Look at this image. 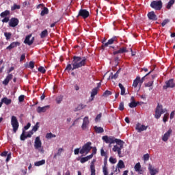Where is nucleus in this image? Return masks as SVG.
I'll list each match as a JSON object with an SVG mask.
<instances>
[{"instance_id": "nucleus-48", "label": "nucleus", "mask_w": 175, "mask_h": 175, "mask_svg": "<svg viewBox=\"0 0 175 175\" xmlns=\"http://www.w3.org/2000/svg\"><path fill=\"white\" fill-rule=\"evenodd\" d=\"M27 139V135H25V131L23 130V133L21 135V140L24 141Z\"/></svg>"}, {"instance_id": "nucleus-42", "label": "nucleus", "mask_w": 175, "mask_h": 175, "mask_svg": "<svg viewBox=\"0 0 175 175\" xmlns=\"http://www.w3.org/2000/svg\"><path fill=\"white\" fill-rule=\"evenodd\" d=\"M64 99V96H59L56 98V103L59 105L62 102V100Z\"/></svg>"}, {"instance_id": "nucleus-8", "label": "nucleus", "mask_w": 175, "mask_h": 175, "mask_svg": "<svg viewBox=\"0 0 175 175\" xmlns=\"http://www.w3.org/2000/svg\"><path fill=\"white\" fill-rule=\"evenodd\" d=\"M114 42H117V37H113V38L109 39L107 42H106V40H104L102 42L103 45L101 46L103 50H105V47H107V46H109V44H113V43H114Z\"/></svg>"}, {"instance_id": "nucleus-54", "label": "nucleus", "mask_w": 175, "mask_h": 175, "mask_svg": "<svg viewBox=\"0 0 175 175\" xmlns=\"http://www.w3.org/2000/svg\"><path fill=\"white\" fill-rule=\"evenodd\" d=\"M80 162L81 163H85V162H88V159H87V157L81 158Z\"/></svg>"}, {"instance_id": "nucleus-59", "label": "nucleus", "mask_w": 175, "mask_h": 175, "mask_svg": "<svg viewBox=\"0 0 175 175\" xmlns=\"http://www.w3.org/2000/svg\"><path fill=\"white\" fill-rule=\"evenodd\" d=\"M25 98V96H24V95L19 96V97H18L19 102H21V103L24 102Z\"/></svg>"}, {"instance_id": "nucleus-40", "label": "nucleus", "mask_w": 175, "mask_h": 175, "mask_svg": "<svg viewBox=\"0 0 175 175\" xmlns=\"http://www.w3.org/2000/svg\"><path fill=\"white\" fill-rule=\"evenodd\" d=\"M57 136L55 134H52L51 133H48L46 135V139H53V137H56Z\"/></svg>"}, {"instance_id": "nucleus-23", "label": "nucleus", "mask_w": 175, "mask_h": 175, "mask_svg": "<svg viewBox=\"0 0 175 175\" xmlns=\"http://www.w3.org/2000/svg\"><path fill=\"white\" fill-rule=\"evenodd\" d=\"M103 173L104 175H109V171H107V158H105L104 161V166L103 167Z\"/></svg>"}, {"instance_id": "nucleus-49", "label": "nucleus", "mask_w": 175, "mask_h": 175, "mask_svg": "<svg viewBox=\"0 0 175 175\" xmlns=\"http://www.w3.org/2000/svg\"><path fill=\"white\" fill-rule=\"evenodd\" d=\"M87 105H83V104H79L77 107L76 108L77 110H83V109H85V107H86Z\"/></svg>"}, {"instance_id": "nucleus-55", "label": "nucleus", "mask_w": 175, "mask_h": 175, "mask_svg": "<svg viewBox=\"0 0 175 175\" xmlns=\"http://www.w3.org/2000/svg\"><path fill=\"white\" fill-rule=\"evenodd\" d=\"M170 20L169 19H165L162 23H161V27H165V25H166V24H167L168 23H170Z\"/></svg>"}, {"instance_id": "nucleus-9", "label": "nucleus", "mask_w": 175, "mask_h": 175, "mask_svg": "<svg viewBox=\"0 0 175 175\" xmlns=\"http://www.w3.org/2000/svg\"><path fill=\"white\" fill-rule=\"evenodd\" d=\"M37 9H42L40 13V16L43 17V16H46V14H49V8L44 6V4H39L37 6Z\"/></svg>"}, {"instance_id": "nucleus-4", "label": "nucleus", "mask_w": 175, "mask_h": 175, "mask_svg": "<svg viewBox=\"0 0 175 175\" xmlns=\"http://www.w3.org/2000/svg\"><path fill=\"white\" fill-rule=\"evenodd\" d=\"M167 111V110H166V109H163L162 105L158 104L155 110V118H157V120L161 118V116H162V114H164V113H166Z\"/></svg>"}, {"instance_id": "nucleus-27", "label": "nucleus", "mask_w": 175, "mask_h": 175, "mask_svg": "<svg viewBox=\"0 0 175 175\" xmlns=\"http://www.w3.org/2000/svg\"><path fill=\"white\" fill-rule=\"evenodd\" d=\"M148 170H149V172L150 173V175H152V174L155 175L157 173H159L158 170L152 167V165H151V164H149V165H148Z\"/></svg>"}, {"instance_id": "nucleus-5", "label": "nucleus", "mask_w": 175, "mask_h": 175, "mask_svg": "<svg viewBox=\"0 0 175 175\" xmlns=\"http://www.w3.org/2000/svg\"><path fill=\"white\" fill-rule=\"evenodd\" d=\"M11 125L13 128V132L14 133H16L17 131L18 130V120H17V118L14 116H12L11 118Z\"/></svg>"}, {"instance_id": "nucleus-60", "label": "nucleus", "mask_w": 175, "mask_h": 175, "mask_svg": "<svg viewBox=\"0 0 175 175\" xmlns=\"http://www.w3.org/2000/svg\"><path fill=\"white\" fill-rule=\"evenodd\" d=\"M74 154L75 155H79V154H80V148H75L74 150Z\"/></svg>"}, {"instance_id": "nucleus-15", "label": "nucleus", "mask_w": 175, "mask_h": 175, "mask_svg": "<svg viewBox=\"0 0 175 175\" xmlns=\"http://www.w3.org/2000/svg\"><path fill=\"white\" fill-rule=\"evenodd\" d=\"M140 85V87L142 86V84H143V80L140 79V77H137L136 79L133 81V87H134V88H137V85Z\"/></svg>"}, {"instance_id": "nucleus-61", "label": "nucleus", "mask_w": 175, "mask_h": 175, "mask_svg": "<svg viewBox=\"0 0 175 175\" xmlns=\"http://www.w3.org/2000/svg\"><path fill=\"white\" fill-rule=\"evenodd\" d=\"M31 128V124L29 122L26 126H24V130L25 131H28Z\"/></svg>"}, {"instance_id": "nucleus-20", "label": "nucleus", "mask_w": 175, "mask_h": 175, "mask_svg": "<svg viewBox=\"0 0 175 175\" xmlns=\"http://www.w3.org/2000/svg\"><path fill=\"white\" fill-rule=\"evenodd\" d=\"M21 44L20 42H12L8 46L6 47V50H12V49H14L15 47H17V46H20Z\"/></svg>"}, {"instance_id": "nucleus-41", "label": "nucleus", "mask_w": 175, "mask_h": 175, "mask_svg": "<svg viewBox=\"0 0 175 175\" xmlns=\"http://www.w3.org/2000/svg\"><path fill=\"white\" fill-rule=\"evenodd\" d=\"M39 122H38L32 128V132H36L39 129Z\"/></svg>"}, {"instance_id": "nucleus-47", "label": "nucleus", "mask_w": 175, "mask_h": 175, "mask_svg": "<svg viewBox=\"0 0 175 175\" xmlns=\"http://www.w3.org/2000/svg\"><path fill=\"white\" fill-rule=\"evenodd\" d=\"M72 65L71 64H67L65 70H68V72H70V70H74L73 67H72Z\"/></svg>"}, {"instance_id": "nucleus-13", "label": "nucleus", "mask_w": 175, "mask_h": 175, "mask_svg": "<svg viewBox=\"0 0 175 175\" xmlns=\"http://www.w3.org/2000/svg\"><path fill=\"white\" fill-rule=\"evenodd\" d=\"M42 147V140H40V137H36L34 142V148L36 150H39Z\"/></svg>"}, {"instance_id": "nucleus-52", "label": "nucleus", "mask_w": 175, "mask_h": 175, "mask_svg": "<svg viewBox=\"0 0 175 175\" xmlns=\"http://www.w3.org/2000/svg\"><path fill=\"white\" fill-rule=\"evenodd\" d=\"M100 155L101 157H105V159L107 158V154H106V152H105L103 148L100 149Z\"/></svg>"}, {"instance_id": "nucleus-37", "label": "nucleus", "mask_w": 175, "mask_h": 175, "mask_svg": "<svg viewBox=\"0 0 175 175\" xmlns=\"http://www.w3.org/2000/svg\"><path fill=\"white\" fill-rule=\"evenodd\" d=\"M26 68H30V69H33L35 68V62L31 61L29 64L26 65Z\"/></svg>"}, {"instance_id": "nucleus-36", "label": "nucleus", "mask_w": 175, "mask_h": 175, "mask_svg": "<svg viewBox=\"0 0 175 175\" xmlns=\"http://www.w3.org/2000/svg\"><path fill=\"white\" fill-rule=\"evenodd\" d=\"M46 163V160H41L35 163V166H42Z\"/></svg>"}, {"instance_id": "nucleus-25", "label": "nucleus", "mask_w": 175, "mask_h": 175, "mask_svg": "<svg viewBox=\"0 0 175 175\" xmlns=\"http://www.w3.org/2000/svg\"><path fill=\"white\" fill-rule=\"evenodd\" d=\"M147 128H148V126L144 125L140 126V124H138L136 125L135 129L138 131V132H143V131H147Z\"/></svg>"}, {"instance_id": "nucleus-43", "label": "nucleus", "mask_w": 175, "mask_h": 175, "mask_svg": "<svg viewBox=\"0 0 175 175\" xmlns=\"http://www.w3.org/2000/svg\"><path fill=\"white\" fill-rule=\"evenodd\" d=\"M4 36L5 37V39L7 40H10V38H12V33L10 32H5L4 33Z\"/></svg>"}, {"instance_id": "nucleus-21", "label": "nucleus", "mask_w": 175, "mask_h": 175, "mask_svg": "<svg viewBox=\"0 0 175 175\" xmlns=\"http://www.w3.org/2000/svg\"><path fill=\"white\" fill-rule=\"evenodd\" d=\"M95 162H96V159H93L92 161L91 162L90 164V172H91V175H96L95 173L96 170H95Z\"/></svg>"}, {"instance_id": "nucleus-6", "label": "nucleus", "mask_w": 175, "mask_h": 175, "mask_svg": "<svg viewBox=\"0 0 175 175\" xmlns=\"http://www.w3.org/2000/svg\"><path fill=\"white\" fill-rule=\"evenodd\" d=\"M102 139L107 144H114V143L117 142V140H119L118 139L115 138L114 137H109L107 135L103 136L102 137Z\"/></svg>"}, {"instance_id": "nucleus-44", "label": "nucleus", "mask_w": 175, "mask_h": 175, "mask_svg": "<svg viewBox=\"0 0 175 175\" xmlns=\"http://www.w3.org/2000/svg\"><path fill=\"white\" fill-rule=\"evenodd\" d=\"M21 7L20 6V5L14 4V5L11 7V10H12V12H13L14 10H16V9L17 10L21 9Z\"/></svg>"}, {"instance_id": "nucleus-24", "label": "nucleus", "mask_w": 175, "mask_h": 175, "mask_svg": "<svg viewBox=\"0 0 175 175\" xmlns=\"http://www.w3.org/2000/svg\"><path fill=\"white\" fill-rule=\"evenodd\" d=\"M165 84H166V85L164 86V88H165V87L166 88H174V87H175V84H174L173 79H170L169 81H167L165 83Z\"/></svg>"}, {"instance_id": "nucleus-45", "label": "nucleus", "mask_w": 175, "mask_h": 175, "mask_svg": "<svg viewBox=\"0 0 175 175\" xmlns=\"http://www.w3.org/2000/svg\"><path fill=\"white\" fill-rule=\"evenodd\" d=\"M120 73V70H118L115 75H113V73H111V79H118V74Z\"/></svg>"}, {"instance_id": "nucleus-38", "label": "nucleus", "mask_w": 175, "mask_h": 175, "mask_svg": "<svg viewBox=\"0 0 175 175\" xmlns=\"http://www.w3.org/2000/svg\"><path fill=\"white\" fill-rule=\"evenodd\" d=\"M175 1L174 0H170L166 6L167 9H170L173 5H174Z\"/></svg>"}, {"instance_id": "nucleus-56", "label": "nucleus", "mask_w": 175, "mask_h": 175, "mask_svg": "<svg viewBox=\"0 0 175 175\" xmlns=\"http://www.w3.org/2000/svg\"><path fill=\"white\" fill-rule=\"evenodd\" d=\"M118 109L120 110V111H122L124 110V102L120 103Z\"/></svg>"}, {"instance_id": "nucleus-1", "label": "nucleus", "mask_w": 175, "mask_h": 175, "mask_svg": "<svg viewBox=\"0 0 175 175\" xmlns=\"http://www.w3.org/2000/svg\"><path fill=\"white\" fill-rule=\"evenodd\" d=\"M72 70L75 69H79V68H83L87 65V58L85 57H81L79 56H73L72 61Z\"/></svg>"}, {"instance_id": "nucleus-53", "label": "nucleus", "mask_w": 175, "mask_h": 175, "mask_svg": "<svg viewBox=\"0 0 175 175\" xmlns=\"http://www.w3.org/2000/svg\"><path fill=\"white\" fill-rule=\"evenodd\" d=\"M143 159H144V161H148V159H150V154H149L148 153L145 154L144 155V157H143Z\"/></svg>"}, {"instance_id": "nucleus-34", "label": "nucleus", "mask_w": 175, "mask_h": 175, "mask_svg": "<svg viewBox=\"0 0 175 175\" xmlns=\"http://www.w3.org/2000/svg\"><path fill=\"white\" fill-rule=\"evenodd\" d=\"M9 15H10V11L9 10H5L0 14V16L3 18L6 17V16H9Z\"/></svg>"}, {"instance_id": "nucleus-50", "label": "nucleus", "mask_w": 175, "mask_h": 175, "mask_svg": "<svg viewBox=\"0 0 175 175\" xmlns=\"http://www.w3.org/2000/svg\"><path fill=\"white\" fill-rule=\"evenodd\" d=\"M38 72H40V73L44 74V73H46V69L43 66H40L38 68Z\"/></svg>"}, {"instance_id": "nucleus-16", "label": "nucleus", "mask_w": 175, "mask_h": 175, "mask_svg": "<svg viewBox=\"0 0 175 175\" xmlns=\"http://www.w3.org/2000/svg\"><path fill=\"white\" fill-rule=\"evenodd\" d=\"M128 49L125 46L120 48L118 51H114L113 52V55H117V54H124V53H128Z\"/></svg>"}, {"instance_id": "nucleus-31", "label": "nucleus", "mask_w": 175, "mask_h": 175, "mask_svg": "<svg viewBox=\"0 0 175 175\" xmlns=\"http://www.w3.org/2000/svg\"><path fill=\"white\" fill-rule=\"evenodd\" d=\"M139 105V102H136L135 100L131 101L129 104V106L131 109H133V107H136Z\"/></svg>"}, {"instance_id": "nucleus-63", "label": "nucleus", "mask_w": 175, "mask_h": 175, "mask_svg": "<svg viewBox=\"0 0 175 175\" xmlns=\"http://www.w3.org/2000/svg\"><path fill=\"white\" fill-rule=\"evenodd\" d=\"M24 59H25V53L21 55L20 62H22V61H24Z\"/></svg>"}, {"instance_id": "nucleus-2", "label": "nucleus", "mask_w": 175, "mask_h": 175, "mask_svg": "<svg viewBox=\"0 0 175 175\" xmlns=\"http://www.w3.org/2000/svg\"><path fill=\"white\" fill-rule=\"evenodd\" d=\"M116 145L112 148L113 152H118V155H121V150L124 148V141L121 139H116Z\"/></svg>"}, {"instance_id": "nucleus-12", "label": "nucleus", "mask_w": 175, "mask_h": 175, "mask_svg": "<svg viewBox=\"0 0 175 175\" xmlns=\"http://www.w3.org/2000/svg\"><path fill=\"white\" fill-rule=\"evenodd\" d=\"M32 36V34H29L28 36H26L25 40H24V43L25 44H28V46H31V44H33V41L35 40V38L33 37L31 39V37ZM31 39V40H30Z\"/></svg>"}, {"instance_id": "nucleus-26", "label": "nucleus", "mask_w": 175, "mask_h": 175, "mask_svg": "<svg viewBox=\"0 0 175 175\" xmlns=\"http://www.w3.org/2000/svg\"><path fill=\"white\" fill-rule=\"evenodd\" d=\"M12 79H13V75L9 74L6 77V78L4 79V81H3V84L4 85H8V84H9V81H10V80H12Z\"/></svg>"}, {"instance_id": "nucleus-39", "label": "nucleus", "mask_w": 175, "mask_h": 175, "mask_svg": "<svg viewBox=\"0 0 175 175\" xmlns=\"http://www.w3.org/2000/svg\"><path fill=\"white\" fill-rule=\"evenodd\" d=\"M135 171L138 172L142 169V165H140V163H137L134 167Z\"/></svg>"}, {"instance_id": "nucleus-64", "label": "nucleus", "mask_w": 175, "mask_h": 175, "mask_svg": "<svg viewBox=\"0 0 175 175\" xmlns=\"http://www.w3.org/2000/svg\"><path fill=\"white\" fill-rule=\"evenodd\" d=\"M9 17H5L3 19H2V23H9Z\"/></svg>"}, {"instance_id": "nucleus-58", "label": "nucleus", "mask_w": 175, "mask_h": 175, "mask_svg": "<svg viewBox=\"0 0 175 175\" xmlns=\"http://www.w3.org/2000/svg\"><path fill=\"white\" fill-rule=\"evenodd\" d=\"M100 118H102V113H99L96 116V117L95 118L96 122H98V121H99V120H100Z\"/></svg>"}, {"instance_id": "nucleus-3", "label": "nucleus", "mask_w": 175, "mask_h": 175, "mask_svg": "<svg viewBox=\"0 0 175 175\" xmlns=\"http://www.w3.org/2000/svg\"><path fill=\"white\" fill-rule=\"evenodd\" d=\"M92 144V143L90 142L85 144L82 146L81 149L80 150L79 154H85V155L89 154L90 151H91V150L92 149V147H91Z\"/></svg>"}, {"instance_id": "nucleus-18", "label": "nucleus", "mask_w": 175, "mask_h": 175, "mask_svg": "<svg viewBox=\"0 0 175 175\" xmlns=\"http://www.w3.org/2000/svg\"><path fill=\"white\" fill-rule=\"evenodd\" d=\"M172 132H173V131L172 130V129H170L167 132H166L164 135L162 137V140L163 142H167V140H169V137H170V135H172Z\"/></svg>"}, {"instance_id": "nucleus-35", "label": "nucleus", "mask_w": 175, "mask_h": 175, "mask_svg": "<svg viewBox=\"0 0 175 175\" xmlns=\"http://www.w3.org/2000/svg\"><path fill=\"white\" fill-rule=\"evenodd\" d=\"M119 88L121 90L120 94L125 95V88L122 85V83H119Z\"/></svg>"}, {"instance_id": "nucleus-30", "label": "nucleus", "mask_w": 175, "mask_h": 175, "mask_svg": "<svg viewBox=\"0 0 175 175\" xmlns=\"http://www.w3.org/2000/svg\"><path fill=\"white\" fill-rule=\"evenodd\" d=\"M62 151H64V148H60L58 149L57 152L55 153L53 156L54 159H57V157H61V154H62Z\"/></svg>"}, {"instance_id": "nucleus-10", "label": "nucleus", "mask_w": 175, "mask_h": 175, "mask_svg": "<svg viewBox=\"0 0 175 175\" xmlns=\"http://www.w3.org/2000/svg\"><path fill=\"white\" fill-rule=\"evenodd\" d=\"M77 17H83V18H88L90 17V12L85 9H81L79 12Z\"/></svg>"}, {"instance_id": "nucleus-51", "label": "nucleus", "mask_w": 175, "mask_h": 175, "mask_svg": "<svg viewBox=\"0 0 175 175\" xmlns=\"http://www.w3.org/2000/svg\"><path fill=\"white\" fill-rule=\"evenodd\" d=\"M167 120H169V113L165 114L163 118V122H167Z\"/></svg>"}, {"instance_id": "nucleus-28", "label": "nucleus", "mask_w": 175, "mask_h": 175, "mask_svg": "<svg viewBox=\"0 0 175 175\" xmlns=\"http://www.w3.org/2000/svg\"><path fill=\"white\" fill-rule=\"evenodd\" d=\"M1 102L5 103L7 106H9L12 103V99L8 98V97H4L1 99Z\"/></svg>"}, {"instance_id": "nucleus-22", "label": "nucleus", "mask_w": 175, "mask_h": 175, "mask_svg": "<svg viewBox=\"0 0 175 175\" xmlns=\"http://www.w3.org/2000/svg\"><path fill=\"white\" fill-rule=\"evenodd\" d=\"M50 109V105H46L44 107H38L37 108V113H46L47 111V109Z\"/></svg>"}, {"instance_id": "nucleus-14", "label": "nucleus", "mask_w": 175, "mask_h": 175, "mask_svg": "<svg viewBox=\"0 0 175 175\" xmlns=\"http://www.w3.org/2000/svg\"><path fill=\"white\" fill-rule=\"evenodd\" d=\"M18 19L16 18H12L10 20L9 25L10 27H12V28H15V27H17L18 25Z\"/></svg>"}, {"instance_id": "nucleus-11", "label": "nucleus", "mask_w": 175, "mask_h": 175, "mask_svg": "<svg viewBox=\"0 0 175 175\" xmlns=\"http://www.w3.org/2000/svg\"><path fill=\"white\" fill-rule=\"evenodd\" d=\"M88 125H90V119L88 116H85L83 120V124L81 125L82 130L87 131L88 129Z\"/></svg>"}, {"instance_id": "nucleus-7", "label": "nucleus", "mask_w": 175, "mask_h": 175, "mask_svg": "<svg viewBox=\"0 0 175 175\" xmlns=\"http://www.w3.org/2000/svg\"><path fill=\"white\" fill-rule=\"evenodd\" d=\"M150 8L154 10H161L162 9V1H153L150 3Z\"/></svg>"}, {"instance_id": "nucleus-46", "label": "nucleus", "mask_w": 175, "mask_h": 175, "mask_svg": "<svg viewBox=\"0 0 175 175\" xmlns=\"http://www.w3.org/2000/svg\"><path fill=\"white\" fill-rule=\"evenodd\" d=\"M112 92L109 90H106L103 94V96H105V98H107V96H109V95H111Z\"/></svg>"}, {"instance_id": "nucleus-62", "label": "nucleus", "mask_w": 175, "mask_h": 175, "mask_svg": "<svg viewBox=\"0 0 175 175\" xmlns=\"http://www.w3.org/2000/svg\"><path fill=\"white\" fill-rule=\"evenodd\" d=\"M33 135L32 131H29V133L26 135V137H31Z\"/></svg>"}, {"instance_id": "nucleus-19", "label": "nucleus", "mask_w": 175, "mask_h": 175, "mask_svg": "<svg viewBox=\"0 0 175 175\" xmlns=\"http://www.w3.org/2000/svg\"><path fill=\"white\" fill-rule=\"evenodd\" d=\"M148 17L149 20H152V21H157V20H158V17L157 16L154 11L148 13Z\"/></svg>"}, {"instance_id": "nucleus-33", "label": "nucleus", "mask_w": 175, "mask_h": 175, "mask_svg": "<svg viewBox=\"0 0 175 175\" xmlns=\"http://www.w3.org/2000/svg\"><path fill=\"white\" fill-rule=\"evenodd\" d=\"M48 35H49V31H47V29H45L41 32L40 38L41 39H44V38H46V36H47Z\"/></svg>"}, {"instance_id": "nucleus-29", "label": "nucleus", "mask_w": 175, "mask_h": 175, "mask_svg": "<svg viewBox=\"0 0 175 175\" xmlns=\"http://www.w3.org/2000/svg\"><path fill=\"white\" fill-rule=\"evenodd\" d=\"M94 129L96 132V133H103L105 132V130L102 127H98L97 126H95L94 127Z\"/></svg>"}, {"instance_id": "nucleus-57", "label": "nucleus", "mask_w": 175, "mask_h": 175, "mask_svg": "<svg viewBox=\"0 0 175 175\" xmlns=\"http://www.w3.org/2000/svg\"><path fill=\"white\" fill-rule=\"evenodd\" d=\"M109 162L111 163H113V164L116 163H117V159H116L113 158L112 157H111L109 158Z\"/></svg>"}, {"instance_id": "nucleus-17", "label": "nucleus", "mask_w": 175, "mask_h": 175, "mask_svg": "<svg viewBox=\"0 0 175 175\" xmlns=\"http://www.w3.org/2000/svg\"><path fill=\"white\" fill-rule=\"evenodd\" d=\"M99 91V85H98L96 88L92 90L91 96H90V101L94 100V98H95V96L98 95V92Z\"/></svg>"}, {"instance_id": "nucleus-32", "label": "nucleus", "mask_w": 175, "mask_h": 175, "mask_svg": "<svg viewBox=\"0 0 175 175\" xmlns=\"http://www.w3.org/2000/svg\"><path fill=\"white\" fill-rule=\"evenodd\" d=\"M119 169H124L125 167V164L122 160H120L117 165Z\"/></svg>"}]
</instances>
